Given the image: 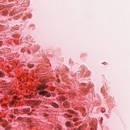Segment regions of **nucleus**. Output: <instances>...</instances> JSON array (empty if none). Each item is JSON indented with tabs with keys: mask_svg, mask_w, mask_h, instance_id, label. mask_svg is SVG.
Instances as JSON below:
<instances>
[{
	"mask_svg": "<svg viewBox=\"0 0 130 130\" xmlns=\"http://www.w3.org/2000/svg\"><path fill=\"white\" fill-rule=\"evenodd\" d=\"M66 126H73V124L70 121H67L66 122Z\"/></svg>",
	"mask_w": 130,
	"mask_h": 130,
	"instance_id": "nucleus-2",
	"label": "nucleus"
},
{
	"mask_svg": "<svg viewBox=\"0 0 130 130\" xmlns=\"http://www.w3.org/2000/svg\"><path fill=\"white\" fill-rule=\"evenodd\" d=\"M73 121H77V120H79V118H74L73 119Z\"/></svg>",
	"mask_w": 130,
	"mask_h": 130,
	"instance_id": "nucleus-6",
	"label": "nucleus"
},
{
	"mask_svg": "<svg viewBox=\"0 0 130 130\" xmlns=\"http://www.w3.org/2000/svg\"><path fill=\"white\" fill-rule=\"evenodd\" d=\"M81 128H82V127H79L77 129V130H80Z\"/></svg>",
	"mask_w": 130,
	"mask_h": 130,
	"instance_id": "nucleus-11",
	"label": "nucleus"
},
{
	"mask_svg": "<svg viewBox=\"0 0 130 130\" xmlns=\"http://www.w3.org/2000/svg\"><path fill=\"white\" fill-rule=\"evenodd\" d=\"M30 98L31 96H27V97H26V98Z\"/></svg>",
	"mask_w": 130,
	"mask_h": 130,
	"instance_id": "nucleus-14",
	"label": "nucleus"
},
{
	"mask_svg": "<svg viewBox=\"0 0 130 130\" xmlns=\"http://www.w3.org/2000/svg\"><path fill=\"white\" fill-rule=\"evenodd\" d=\"M68 112H69L70 113H75V112H74V111L71 110H68Z\"/></svg>",
	"mask_w": 130,
	"mask_h": 130,
	"instance_id": "nucleus-7",
	"label": "nucleus"
},
{
	"mask_svg": "<svg viewBox=\"0 0 130 130\" xmlns=\"http://www.w3.org/2000/svg\"><path fill=\"white\" fill-rule=\"evenodd\" d=\"M48 85H46L45 84H40L37 86V90H39V94L40 96H45L47 98L48 97H50L51 96V94L50 92L47 91H44L45 89L47 88Z\"/></svg>",
	"mask_w": 130,
	"mask_h": 130,
	"instance_id": "nucleus-1",
	"label": "nucleus"
},
{
	"mask_svg": "<svg viewBox=\"0 0 130 130\" xmlns=\"http://www.w3.org/2000/svg\"><path fill=\"white\" fill-rule=\"evenodd\" d=\"M27 111H30V109H28L27 110Z\"/></svg>",
	"mask_w": 130,
	"mask_h": 130,
	"instance_id": "nucleus-13",
	"label": "nucleus"
},
{
	"mask_svg": "<svg viewBox=\"0 0 130 130\" xmlns=\"http://www.w3.org/2000/svg\"><path fill=\"white\" fill-rule=\"evenodd\" d=\"M39 104V102H34V105L36 106V105H38Z\"/></svg>",
	"mask_w": 130,
	"mask_h": 130,
	"instance_id": "nucleus-5",
	"label": "nucleus"
},
{
	"mask_svg": "<svg viewBox=\"0 0 130 130\" xmlns=\"http://www.w3.org/2000/svg\"><path fill=\"white\" fill-rule=\"evenodd\" d=\"M10 117H11V118H13V117H14V115H11Z\"/></svg>",
	"mask_w": 130,
	"mask_h": 130,
	"instance_id": "nucleus-9",
	"label": "nucleus"
},
{
	"mask_svg": "<svg viewBox=\"0 0 130 130\" xmlns=\"http://www.w3.org/2000/svg\"><path fill=\"white\" fill-rule=\"evenodd\" d=\"M33 67H34L33 65H31L30 66H29V68H33Z\"/></svg>",
	"mask_w": 130,
	"mask_h": 130,
	"instance_id": "nucleus-12",
	"label": "nucleus"
},
{
	"mask_svg": "<svg viewBox=\"0 0 130 130\" xmlns=\"http://www.w3.org/2000/svg\"><path fill=\"white\" fill-rule=\"evenodd\" d=\"M4 77H5V74L0 71V78H4Z\"/></svg>",
	"mask_w": 130,
	"mask_h": 130,
	"instance_id": "nucleus-4",
	"label": "nucleus"
},
{
	"mask_svg": "<svg viewBox=\"0 0 130 130\" xmlns=\"http://www.w3.org/2000/svg\"><path fill=\"white\" fill-rule=\"evenodd\" d=\"M47 115H48L47 114H44L43 115L44 116H47Z\"/></svg>",
	"mask_w": 130,
	"mask_h": 130,
	"instance_id": "nucleus-8",
	"label": "nucleus"
},
{
	"mask_svg": "<svg viewBox=\"0 0 130 130\" xmlns=\"http://www.w3.org/2000/svg\"><path fill=\"white\" fill-rule=\"evenodd\" d=\"M52 106H53V107H55V108H58V105H57L54 103H53L52 104Z\"/></svg>",
	"mask_w": 130,
	"mask_h": 130,
	"instance_id": "nucleus-3",
	"label": "nucleus"
},
{
	"mask_svg": "<svg viewBox=\"0 0 130 130\" xmlns=\"http://www.w3.org/2000/svg\"><path fill=\"white\" fill-rule=\"evenodd\" d=\"M68 117H73V116H72V115H68Z\"/></svg>",
	"mask_w": 130,
	"mask_h": 130,
	"instance_id": "nucleus-10",
	"label": "nucleus"
}]
</instances>
